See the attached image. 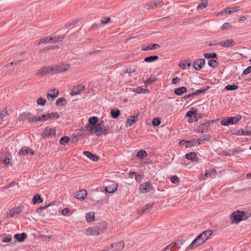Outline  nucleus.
<instances>
[{
	"label": "nucleus",
	"instance_id": "25",
	"mask_svg": "<svg viewBox=\"0 0 251 251\" xmlns=\"http://www.w3.org/2000/svg\"><path fill=\"white\" fill-rule=\"evenodd\" d=\"M186 92H187V88L184 86H182L176 89L174 91V93L177 96H181Z\"/></svg>",
	"mask_w": 251,
	"mask_h": 251
},
{
	"label": "nucleus",
	"instance_id": "17",
	"mask_svg": "<svg viewBox=\"0 0 251 251\" xmlns=\"http://www.w3.org/2000/svg\"><path fill=\"white\" fill-rule=\"evenodd\" d=\"M140 188L142 193H144L149 192L152 189V186L150 183L146 182L143 184H142Z\"/></svg>",
	"mask_w": 251,
	"mask_h": 251
},
{
	"label": "nucleus",
	"instance_id": "41",
	"mask_svg": "<svg viewBox=\"0 0 251 251\" xmlns=\"http://www.w3.org/2000/svg\"><path fill=\"white\" fill-rule=\"evenodd\" d=\"M80 22V19H76L71 22L68 23L65 25V27L68 28L71 26H75L76 25Z\"/></svg>",
	"mask_w": 251,
	"mask_h": 251
},
{
	"label": "nucleus",
	"instance_id": "7",
	"mask_svg": "<svg viewBox=\"0 0 251 251\" xmlns=\"http://www.w3.org/2000/svg\"><path fill=\"white\" fill-rule=\"evenodd\" d=\"M42 136L43 138H51L56 135V129L55 128H51L49 126L45 127L42 133Z\"/></svg>",
	"mask_w": 251,
	"mask_h": 251
},
{
	"label": "nucleus",
	"instance_id": "29",
	"mask_svg": "<svg viewBox=\"0 0 251 251\" xmlns=\"http://www.w3.org/2000/svg\"><path fill=\"white\" fill-rule=\"evenodd\" d=\"M22 208L21 207H18L14 208L9 210V214L11 216L13 217L15 214H19L22 211Z\"/></svg>",
	"mask_w": 251,
	"mask_h": 251
},
{
	"label": "nucleus",
	"instance_id": "57",
	"mask_svg": "<svg viewBox=\"0 0 251 251\" xmlns=\"http://www.w3.org/2000/svg\"><path fill=\"white\" fill-rule=\"evenodd\" d=\"M228 9V14L233 13L236 12L238 10V8L237 7H232V8H227Z\"/></svg>",
	"mask_w": 251,
	"mask_h": 251
},
{
	"label": "nucleus",
	"instance_id": "60",
	"mask_svg": "<svg viewBox=\"0 0 251 251\" xmlns=\"http://www.w3.org/2000/svg\"><path fill=\"white\" fill-rule=\"evenodd\" d=\"M230 26H231V25H230L229 23H225L221 26V28H222V30H226L228 28V27H230Z\"/></svg>",
	"mask_w": 251,
	"mask_h": 251
},
{
	"label": "nucleus",
	"instance_id": "49",
	"mask_svg": "<svg viewBox=\"0 0 251 251\" xmlns=\"http://www.w3.org/2000/svg\"><path fill=\"white\" fill-rule=\"evenodd\" d=\"M152 125L154 126H157L161 124V121L158 118H154L151 122Z\"/></svg>",
	"mask_w": 251,
	"mask_h": 251
},
{
	"label": "nucleus",
	"instance_id": "53",
	"mask_svg": "<svg viewBox=\"0 0 251 251\" xmlns=\"http://www.w3.org/2000/svg\"><path fill=\"white\" fill-rule=\"evenodd\" d=\"M185 241L184 240H181V239L177 240L175 242H174V244H175V246H176L177 247H180L181 246V245H182Z\"/></svg>",
	"mask_w": 251,
	"mask_h": 251
},
{
	"label": "nucleus",
	"instance_id": "1",
	"mask_svg": "<svg viewBox=\"0 0 251 251\" xmlns=\"http://www.w3.org/2000/svg\"><path fill=\"white\" fill-rule=\"evenodd\" d=\"M98 118L96 117H90L88 120L89 124L85 126L86 129L90 131L89 135L95 133L97 136L105 135L109 130V126L101 127V124H98Z\"/></svg>",
	"mask_w": 251,
	"mask_h": 251
},
{
	"label": "nucleus",
	"instance_id": "62",
	"mask_svg": "<svg viewBox=\"0 0 251 251\" xmlns=\"http://www.w3.org/2000/svg\"><path fill=\"white\" fill-rule=\"evenodd\" d=\"M5 165H8L10 164V158L8 157L5 158L3 160H2V162Z\"/></svg>",
	"mask_w": 251,
	"mask_h": 251
},
{
	"label": "nucleus",
	"instance_id": "22",
	"mask_svg": "<svg viewBox=\"0 0 251 251\" xmlns=\"http://www.w3.org/2000/svg\"><path fill=\"white\" fill-rule=\"evenodd\" d=\"M83 154L92 161H97L99 160V158L96 155L92 153L90 151H84L83 152Z\"/></svg>",
	"mask_w": 251,
	"mask_h": 251
},
{
	"label": "nucleus",
	"instance_id": "59",
	"mask_svg": "<svg viewBox=\"0 0 251 251\" xmlns=\"http://www.w3.org/2000/svg\"><path fill=\"white\" fill-rule=\"evenodd\" d=\"M7 114V111L6 109L3 110L1 113H0V116L1 117V120H3V119L6 116Z\"/></svg>",
	"mask_w": 251,
	"mask_h": 251
},
{
	"label": "nucleus",
	"instance_id": "8",
	"mask_svg": "<svg viewBox=\"0 0 251 251\" xmlns=\"http://www.w3.org/2000/svg\"><path fill=\"white\" fill-rule=\"evenodd\" d=\"M214 121H207L201 124L198 127V132L202 133H205L208 131L210 123H214Z\"/></svg>",
	"mask_w": 251,
	"mask_h": 251
},
{
	"label": "nucleus",
	"instance_id": "37",
	"mask_svg": "<svg viewBox=\"0 0 251 251\" xmlns=\"http://www.w3.org/2000/svg\"><path fill=\"white\" fill-rule=\"evenodd\" d=\"M203 55L206 58L208 59H217L218 58L217 55L216 53H204Z\"/></svg>",
	"mask_w": 251,
	"mask_h": 251
},
{
	"label": "nucleus",
	"instance_id": "19",
	"mask_svg": "<svg viewBox=\"0 0 251 251\" xmlns=\"http://www.w3.org/2000/svg\"><path fill=\"white\" fill-rule=\"evenodd\" d=\"M233 134L236 135H250L251 134V130L247 129L246 130L242 129H239L237 130H235L233 132Z\"/></svg>",
	"mask_w": 251,
	"mask_h": 251
},
{
	"label": "nucleus",
	"instance_id": "63",
	"mask_svg": "<svg viewBox=\"0 0 251 251\" xmlns=\"http://www.w3.org/2000/svg\"><path fill=\"white\" fill-rule=\"evenodd\" d=\"M251 72V65L246 68L243 72V74L248 75Z\"/></svg>",
	"mask_w": 251,
	"mask_h": 251
},
{
	"label": "nucleus",
	"instance_id": "56",
	"mask_svg": "<svg viewBox=\"0 0 251 251\" xmlns=\"http://www.w3.org/2000/svg\"><path fill=\"white\" fill-rule=\"evenodd\" d=\"M75 89H76L77 91H79L80 93L83 92L85 90V87L82 85H79L76 87L74 88Z\"/></svg>",
	"mask_w": 251,
	"mask_h": 251
},
{
	"label": "nucleus",
	"instance_id": "42",
	"mask_svg": "<svg viewBox=\"0 0 251 251\" xmlns=\"http://www.w3.org/2000/svg\"><path fill=\"white\" fill-rule=\"evenodd\" d=\"M156 79H157L155 77V76H152V75H151V77L147 79L146 82H145V86L147 87L151 83L155 82L156 80Z\"/></svg>",
	"mask_w": 251,
	"mask_h": 251
},
{
	"label": "nucleus",
	"instance_id": "58",
	"mask_svg": "<svg viewBox=\"0 0 251 251\" xmlns=\"http://www.w3.org/2000/svg\"><path fill=\"white\" fill-rule=\"evenodd\" d=\"M228 9H227V8H226L225 9H224V10L218 12L217 14V16H219L223 15L224 14H228Z\"/></svg>",
	"mask_w": 251,
	"mask_h": 251
},
{
	"label": "nucleus",
	"instance_id": "61",
	"mask_svg": "<svg viewBox=\"0 0 251 251\" xmlns=\"http://www.w3.org/2000/svg\"><path fill=\"white\" fill-rule=\"evenodd\" d=\"M211 136L208 135H204L202 138H201V141H208L210 140Z\"/></svg>",
	"mask_w": 251,
	"mask_h": 251
},
{
	"label": "nucleus",
	"instance_id": "11",
	"mask_svg": "<svg viewBox=\"0 0 251 251\" xmlns=\"http://www.w3.org/2000/svg\"><path fill=\"white\" fill-rule=\"evenodd\" d=\"M140 114V113H137L136 115L131 116L129 118H128L126 121V127H128L135 124L137 122Z\"/></svg>",
	"mask_w": 251,
	"mask_h": 251
},
{
	"label": "nucleus",
	"instance_id": "18",
	"mask_svg": "<svg viewBox=\"0 0 251 251\" xmlns=\"http://www.w3.org/2000/svg\"><path fill=\"white\" fill-rule=\"evenodd\" d=\"M153 207V203L148 204L143 206V208L139 211L140 214H144L150 212Z\"/></svg>",
	"mask_w": 251,
	"mask_h": 251
},
{
	"label": "nucleus",
	"instance_id": "55",
	"mask_svg": "<svg viewBox=\"0 0 251 251\" xmlns=\"http://www.w3.org/2000/svg\"><path fill=\"white\" fill-rule=\"evenodd\" d=\"M46 102V100L43 98H39L37 101V103L41 106H44Z\"/></svg>",
	"mask_w": 251,
	"mask_h": 251
},
{
	"label": "nucleus",
	"instance_id": "10",
	"mask_svg": "<svg viewBox=\"0 0 251 251\" xmlns=\"http://www.w3.org/2000/svg\"><path fill=\"white\" fill-rule=\"evenodd\" d=\"M53 73H57L62 72L68 70L70 67L69 65L60 64L55 66L52 67Z\"/></svg>",
	"mask_w": 251,
	"mask_h": 251
},
{
	"label": "nucleus",
	"instance_id": "35",
	"mask_svg": "<svg viewBox=\"0 0 251 251\" xmlns=\"http://www.w3.org/2000/svg\"><path fill=\"white\" fill-rule=\"evenodd\" d=\"M86 219L88 222L94 221L95 220V213L94 212L87 213L86 216Z\"/></svg>",
	"mask_w": 251,
	"mask_h": 251
},
{
	"label": "nucleus",
	"instance_id": "33",
	"mask_svg": "<svg viewBox=\"0 0 251 251\" xmlns=\"http://www.w3.org/2000/svg\"><path fill=\"white\" fill-rule=\"evenodd\" d=\"M112 248H115V250H120L124 247L125 244L123 241H121L118 243H114L111 245Z\"/></svg>",
	"mask_w": 251,
	"mask_h": 251
},
{
	"label": "nucleus",
	"instance_id": "50",
	"mask_svg": "<svg viewBox=\"0 0 251 251\" xmlns=\"http://www.w3.org/2000/svg\"><path fill=\"white\" fill-rule=\"evenodd\" d=\"M60 47L57 46H47V47H46L43 50V51H48V50H55V49H59Z\"/></svg>",
	"mask_w": 251,
	"mask_h": 251
},
{
	"label": "nucleus",
	"instance_id": "45",
	"mask_svg": "<svg viewBox=\"0 0 251 251\" xmlns=\"http://www.w3.org/2000/svg\"><path fill=\"white\" fill-rule=\"evenodd\" d=\"M209 89V86L203 87L201 89L196 90L194 93L195 96L205 93Z\"/></svg>",
	"mask_w": 251,
	"mask_h": 251
},
{
	"label": "nucleus",
	"instance_id": "13",
	"mask_svg": "<svg viewBox=\"0 0 251 251\" xmlns=\"http://www.w3.org/2000/svg\"><path fill=\"white\" fill-rule=\"evenodd\" d=\"M218 45L223 47L230 48L234 46L235 42L233 39H228L219 42Z\"/></svg>",
	"mask_w": 251,
	"mask_h": 251
},
{
	"label": "nucleus",
	"instance_id": "20",
	"mask_svg": "<svg viewBox=\"0 0 251 251\" xmlns=\"http://www.w3.org/2000/svg\"><path fill=\"white\" fill-rule=\"evenodd\" d=\"M22 116L27 118L29 120L28 122L30 123H34L37 122H39V120H38V117H36L34 116L31 117V114H30V113H24L22 114Z\"/></svg>",
	"mask_w": 251,
	"mask_h": 251
},
{
	"label": "nucleus",
	"instance_id": "40",
	"mask_svg": "<svg viewBox=\"0 0 251 251\" xmlns=\"http://www.w3.org/2000/svg\"><path fill=\"white\" fill-rule=\"evenodd\" d=\"M66 104V99L64 98H58L56 101V104L58 106H63Z\"/></svg>",
	"mask_w": 251,
	"mask_h": 251
},
{
	"label": "nucleus",
	"instance_id": "64",
	"mask_svg": "<svg viewBox=\"0 0 251 251\" xmlns=\"http://www.w3.org/2000/svg\"><path fill=\"white\" fill-rule=\"evenodd\" d=\"M110 21V18L105 17L102 20H101V22L103 24H107Z\"/></svg>",
	"mask_w": 251,
	"mask_h": 251
},
{
	"label": "nucleus",
	"instance_id": "32",
	"mask_svg": "<svg viewBox=\"0 0 251 251\" xmlns=\"http://www.w3.org/2000/svg\"><path fill=\"white\" fill-rule=\"evenodd\" d=\"M121 112L119 109H113L110 111L111 116L113 119H117L120 115Z\"/></svg>",
	"mask_w": 251,
	"mask_h": 251
},
{
	"label": "nucleus",
	"instance_id": "23",
	"mask_svg": "<svg viewBox=\"0 0 251 251\" xmlns=\"http://www.w3.org/2000/svg\"><path fill=\"white\" fill-rule=\"evenodd\" d=\"M27 235L25 233H22L21 234H16L14 235V237L20 242H23L26 238Z\"/></svg>",
	"mask_w": 251,
	"mask_h": 251
},
{
	"label": "nucleus",
	"instance_id": "46",
	"mask_svg": "<svg viewBox=\"0 0 251 251\" xmlns=\"http://www.w3.org/2000/svg\"><path fill=\"white\" fill-rule=\"evenodd\" d=\"M191 66L190 63H187L185 62H181L179 64V67L182 69H187Z\"/></svg>",
	"mask_w": 251,
	"mask_h": 251
},
{
	"label": "nucleus",
	"instance_id": "4",
	"mask_svg": "<svg viewBox=\"0 0 251 251\" xmlns=\"http://www.w3.org/2000/svg\"><path fill=\"white\" fill-rule=\"evenodd\" d=\"M65 37L64 36H57L55 35L54 36L50 37H46V38H42L40 40L39 42L38 45H40L41 44L43 43H56L58 42H60L62 41V40L64 39Z\"/></svg>",
	"mask_w": 251,
	"mask_h": 251
},
{
	"label": "nucleus",
	"instance_id": "38",
	"mask_svg": "<svg viewBox=\"0 0 251 251\" xmlns=\"http://www.w3.org/2000/svg\"><path fill=\"white\" fill-rule=\"evenodd\" d=\"M147 156V153L145 150H140L137 152L136 156L139 159H142Z\"/></svg>",
	"mask_w": 251,
	"mask_h": 251
},
{
	"label": "nucleus",
	"instance_id": "30",
	"mask_svg": "<svg viewBox=\"0 0 251 251\" xmlns=\"http://www.w3.org/2000/svg\"><path fill=\"white\" fill-rule=\"evenodd\" d=\"M158 59V56L157 55H152L146 57L144 59V61L147 63H151L154 62Z\"/></svg>",
	"mask_w": 251,
	"mask_h": 251
},
{
	"label": "nucleus",
	"instance_id": "15",
	"mask_svg": "<svg viewBox=\"0 0 251 251\" xmlns=\"http://www.w3.org/2000/svg\"><path fill=\"white\" fill-rule=\"evenodd\" d=\"M217 172L215 169H213L208 171H206L204 175H201L200 177L201 180H205L208 178L212 177V175H215Z\"/></svg>",
	"mask_w": 251,
	"mask_h": 251
},
{
	"label": "nucleus",
	"instance_id": "21",
	"mask_svg": "<svg viewBox=\"0 0 251 251\" xmlns=\"http://www.w3.org/2000/svg\"><path fill=\"white\" fill-rule=\"evenodd\" d=\"M118 188V185L116 184H112L109 186H106L104 190L106 193H113L117 191Z\"/></svg>",
	"mask_w": 251,
	"mask_h": 251
},
{
	"label": "nucleus",
	"instance_id": "47",
	"mask_svg": "<svg viewBox=\"0 0 251 251\" xmlns=\"http://www.w3.org/2000/svg\"><path fill=\"white\" fill-rule=\"evenodd\" d=\"M48 118L49 120H50L51 119L55 117L56 118H59V114L57 112H51L50 114H48Z\"/></svg>",
	"mask_w": 251,
	"mask_h": 251
},
{
	"label": "nucleus",
	"instance_id": "51",
	"mask_svg": "<svg viewBox=\"0 0 251 251\" xmlns=\"http://www.w3.org/2000/svg\"><path fill=\"white\" fill-rule=\"evenodd\" d=\"M48 120L49 119L48 118L47 114H43L41 116L38 117V120H39V122L46 121Z\"/></svg>",
	"mask_w": 251,
	"mask_h": 251
},
{
	"label": "nucleus",
	"instance_id": "31",
	"mask_svg": "<svg viewBox=\"0 0 251 251\" xmlns=\"http://www.w3.org/2000/svg\"><path fill=\"white\" fill-rule=\"evenodd\" d=\"M43 200L41 198L40 196L37 194L35 195L32 199V202L34 204L40 203L43 202Z\"/></svg>",
	"mask_w": 251,
	"mask_h": 251
},
{
	"label": "nucleus",
	"instance_id": "3",
	"mask_svg": "<svg viewBox=\"0 0 251 251\" xmlns=\"http://www.w3.org/2000/svg\"><path fill=\"white\" fill-rule=\"evenodd\" d=\"M107 225L105 223H99L93 227H89L86 229V235H97L101 234L106 230Z\"/></svg>",
	"mask_w": 251,
	"mask_h": 251
},
{
	"label": "nucleus",
	"instance_id": "36",
	"mask_svg": "<svg viewBox=\"0 0 251 251\" xmlns=\"http://www.w3.org/2000/svg\"><path fill=\"white\" fill-rule=\"evenodd\" d=\"M12 240V236L9 234H4L2 235V241L4 243L10 242Z\"/></svg>",
	"mask_w": 251,
	"mask_h": 251
},
{
	"label": "nucleus",
	"instance_id": "34",
	"mask_svg": "<svg viewBox=\"0 0 251 251\" xmlns=\"http://www.w3.org/2000/svg\"><path fill=\"white\" fill-rule=\"evenodd\" d=\"M133 91L137 94L145 93L149 92L148 89L143 88L142 87H138L135 88Z\"/></svg>",
	"mask_w": 251,
	"mask_h": 251
},
{
	"label": "nucleus",
	"instance_id": "6",
	"mask_svg": "<svg viewBox=\"0 0 251 251\" xmlns=\"http://www.w3.org/2000/svg\"><path fill=\"white\" fill-rule=\"evenodd\" d=\"M241 119V116L240 115H237L234 117H226L221 121V124L224 126H228L229 125L236 124Z\"/></svg>",
	"mask_w": 251,
	"mask_h": 251
},
{
	"label": "nucleus",
	"instance_id": "14",
	"mask_svg": "<svg viewBox=\"0 0 251 251\" xmlns=\"http://www.w3.org/2000/svg\"><path fill=\"white\" fill-rule=\"evenodd\" d=\"M19 153L20 155L25 156L28 154L33 155L34 154V152L30 148L26 147H23Z\"/></svg>",
	"mask_w": 251,
	"mask_h": 251
},
{
	"label": "nucleus",
	"instance_id": "2",
	"mask_svg": "<svg viewBox=\"0 0 251 251\" xmlns=\"http://www.w3.org/2000/svg\"><path fill=\"white\" fill-rule=\"evenodd\" d=\"M212 233V231L211 230H207L202 232L193 241L189 246L190 249L193 250L195 247L206 241Z\"/></svg>",
	"mask_w": 251,
	"mask_h": 251
},
{
	"label": "nucleus",
	"instance_id": "39",
	"mask_svg": "<svg viewBox=\"0 0 251 251\" xmlns=\"http://www.w3.org/2000/svg\"><path fill=\"white\" fill-rule=\"evenodd\" d=\"M208 64L212 68H215L218 66L219 63L216 60L211 59L208 61Z\"/></svg>",
	"mask_w": 251,
	"mask_h": 251
},
{
	"label": "nucleus",
	"instance_id": "48",
	"mask_svg": "<svg viewBox=\"0 0 251 251\" xmlns=\"http://www.w3.org/2000/svg\"><path fill=\"white\" fill-rule=\"evenodd\" d=\"M238 88V85H231V84H228L227 85H226L225 87V89L226 90H230V91H231V90H236L237 89V88Z\"/></svg>",
	"mask_w": 251,
	"mask_h": 251
},
{
	"label": "nucleus",
	"instance_id": "27",
	"mask_svg": "<svg viewBox=\"0 0 251 251\" xmlns=\"http://www.w3.org/2000/svg\"><path fill=\"white\" fill-rule=\"evenodd\" d=\"M162 2V0H156L154 2L151 1L149 2L148 6L150 8L153 9L154 7L160 5Z\"/></svg>",
	"mask_w": 251,
	"mask_h": 251
},
{
	"label": "nucleus",
	"instance_id": "44",
	"mask_svg": "<svg viewBox=\"0 0 251 251\" xmlns=\"http://www.w3.org/2000/svg\"><path fill=\"white\" fill-rule=\"evenodd\" d=\"M70 140L69 137L66 136H62L60 139V144L61 145H65V144L68 143Z\"/></svg>",
	"mask_w": 251,
	"mask_h": 251
},
{
	"label": "nucleus",
	"instance_id": "5",
	"mask_svg": "<svg viewBox=\"0 0 251 251\" xmlns=\"http://www.w3.org/2000/svg\"><path fill=\"white\" fill-rule=\"evenodd\" d=\"M248 217L246 215L245 212L243 211H239L238 210L233 212L230 216V219L232 223H238L242 220H246Z\"/></svg>",
	"mask_w": 251,
	"mask_h": 251
},
{
	"label": "nucleus",
	"instance_id": "52",
	"mask_svg": "<svg viewBox=\"0 0 251 251\" xmlns=\"http://www.w3.org/2000/svg\"><path fill=\"white\" fill-rule=\"evenodd\" d=\"M49 206H50V205L48 204V205H45L44 206H41L36 210V212L37 213L40 214L43 210L47 209Z\"/></svg>",
	"mask_w": 251,
	"mask_h": 251
},
{
	"label": "nucleus",
	"instance_id": "12",
	"mask_svg": "<svg viewBox=\"0 0 251 251\" xmlns=\"http://www.w3.org/2000/svg\"><path fill=\"white\" fill-rule=\"evenodd\" d=\"M205 61L203 59H198L193 63V67L197 71L201 70L205 65Z\"/></svg>",
	"mask_w": 251,
	"mask_h": 251
},
{
	"label": "nucleus",
	"instance_id": "43",
	"mask_svg": "<svg viewBox=\"0 0 251 251\" xmlns=\"http://www.w3.org/2000/svg\"><path fill=\"white\" fill-rule=\"evenodd\" d=\"M196 110L195 108H192L191 110L188 111L186 113V117L192 118L194 116H196Z\"/></svg>",
	"mask_w": 251,
	"mask_h": 251
},
{
	"label": "nucleus",
	"instance_id": "9",
	"mask_svg": "<svg viewBox=\"0 0 251 251\" xmlns=\"http://www.w3.org/2000/svg\"><path fill=\"white\" fill-rule=\"evenodd\" d=\"M51 73H53L52 67H46L39 70L36 75L38 76H44Z\"/></svg>",
	"mask_w": 251,
	"mask_h": 251
},
{
	"label": "nucleus",
	"instance_id": "26",
	"mask_svg": "<svg viewBox=\"0 0 251 251\" xmlns=\"http://www.w3.org/2000/svg\"><path fill=\"white\" fill-rule=\"evenodd\" d=\"M197 157V155L195 152H190L187 153L185 156L186 159L191 160V161L195 160Z\"/></svg>",
	"mask_w": 251,
	"mask_h": 251
},
{
	"label": "nucleus",
	"instance_id": "28",
	"mask_svg": "<svg viewBox=\"0 0 251 251\" xmlns=\"http://www.w3.org/2000/svg\"><path fill=\"white\" fill-rule=\"evenodd\" d=\"M159 47L160 46L157 44H149L147 47L142 48V50L147 51L151 50H156L157 48H159Z\"/></svg>",
	"mask_w": 251,
	"mask_h": 251
},
{
	"label": "nucleus",
	"instance_id": "24",
	"mask_svg": "<svg viewBox=\"0 0 251 251\" xmlns=\"http://www.w3.org/2000/svg\"><path fill=\"white\" fill-rule=\"evenodd\" d=\"M58 95V91L56 92L55 89H53L50 90V92L47 94V97L49 100L51 98V100H53L57 97Z\"/></svg>",
	"mask_w": 251,
	"mask_h": 251
},
{
	"label": "nucleus",
	"instance_id": "16",
	"mask_svg": "<svg viewBox=\"0 0 251 251\" xmlns=\"http://www.w3.org/2000/svg\"><path fill=\"white\" fill-rule=\"evenodd\" d=\"M87 196V191L85 190H81L78 191L75 197L78 200L83 201L86 198Z\"/></svg>",
	"mask_w": 251,
	"mask_h": 251
},
{
	"label": "nucleus",
	"instance_id": "54",
	"mask_svg": "<svg viewBox=\"0 0 251 251\" xmlns=\"http://www.w3.org/2000/svg\"><path fill=\"white\" fill-rule=\"evenodd\" d=\"M171 181L174 184H176L179 182V178L176 176H173L171 177Z\"/></svg>",
	"mask_w": 251,
	"mask_h": 251
}]
</instances>
